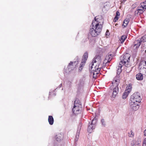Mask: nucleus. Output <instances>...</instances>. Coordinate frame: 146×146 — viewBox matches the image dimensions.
<instances>
[{"label":"nucleus","instance_id":"nucleus-32","mask_svg":"<svg viewBox=\"0 0 146 146\" xmlns=\"http://www.w3.org/2000/svg\"><path fill=\"white\" fill-rule=\"evenodd\" d=\"M114 80L115 81V82H114V84H115L116 82H119V79H117V77H115L114 78Z\"/></svg>","mask_w":146,"mask_h":146},{"label":"nucleus","instance_id":"nucleus-17","mask_svg":"<svg viewBox=\"0 0 146 146\" xmlns=\"http://www.w3.org/2000/svg\"><path fill=\"white\" fill-rule=\"evenodd\" d=\"M129 93V91H127V90H125L122 95V98L123 99H126L127 97L128 96Z\"/></svg>","mask_w":146,"mask_h":146},{"label":"nucleus","instance_id":"nucleus-52","mask_svg":"<svg viewBox=\"0 0 146 146\" xmlns=\"http://www.w3.org/2000/svg\"><path fill=\"white\" fill-rule=\"evenodd\" d=\"M145 141H146V139H145Z\"/></svg>","mask_w":146,"mask_h":146},{"label":"nucleus","instance_id":"nucleus-18","mask_svg":"<svg viewBox=\"0 0 146 146\" xmlns=\"http://www.w3.org/2000/svg\"><path fill=\"white\" fill-rule=\"evenodd\" d=\"M122 64H121V63H119V65L118 66V68L117 69V74L118 75H119L121 73V68L122 66Z\"/></svg>","mask_w":146,"mask_h":146},{"label":"nucleus","instance_id":"nucleus-1","mask_svg":"<svg viewBox=\"0 0 146 146\" xmlns=\"http://www.w3.org/2000/svg\"><path fill=\"white\" fill-rule=\"evenodd\" d=\"M146 42V35H144L138 40H135L131 47H133L134 50H136L139 48L141 42Z\"/></svg>","mask_w":146,"mask_h":146},{"label":"nucleus","instance_id":"nucleus-33","mask_svg":"<svg viewBox=\"0 0 146 146\" xmlns=\"http://www.w3.org/2000/svg\"><path fill=\"white\" fill-rule=\"evenodd\" d=\"M120 15V13L119 11H116V15L115 16V17H119V15Z\"/></svg>","mask_w":146,"mask_h":146},{"label":"nucleus","instance_id":"nucleus-31","mask_svg":"<svg viewBox=\"0 0 146 146\" xmlns=\"http://www.w3.org/2000/svg\"><path fill=\"white\" fill-rule=\"evenodd\" d=\"M83 64H80V66L79 68V70L80 71V72L83 69Z\"/></svg>","mask_w":146,"mask_h":146},{"label":"nucleus","instance_id":"nucleus-19","mask_svg":"<svg viewBox=\"0 0 146 146\" xmlns=\"http://www.w3.org/2000/svg\"><path fill=\"white\" fill-rule=\"evenodd\" d=\"M109 9V7L107 5H104L102 9V11L104 13H106Z\"/></svg>","mask_w":146,"mask_h":146},{"label":"nucleus","instance_id":"nucleus-39","mask_svg":"<svg viewBox=\"0 0 146 146\" xmlns=\"http://www.w3.org/2000/svg\"><path fill=\"white\" fill-rule=\"evenodd\" d=\"M80 130L79 129H77V131L76 132V135H78L79 136V133H80Z\"/></svg>","mask_w":146,"mask_h":146},{"label":"nucleus","instance_id":"nucleus-16","mask_svg":"<svg viewBox=\"0 0 146 146\" xmlns=\"http://www.w3.org/2000/svg\"><path fill=\"white\" fill-rule=\"evenodd\" d=\"M136 78L138 80H142L143 78V74L141 73H138L136 75Z\"/></svg>","mask_w":146,"mask_h":146},{"label":"nucleus","instance_id":"nucleus-35","mask_svg":"<svg viewBox=\"0 0 146 146\" xmlns=\"http://www.w3.org/2000/svg\"><path fill=\"white\" fill-rule=\"evenodd\" d=\"M82 124L81 123H80L78 125V129H79L80 130L81 129V127H82Z\"/></svg>","mask_w":146,"mask_h":146},{"label":"nucleus","instance_id":"nucleus-14","mask_svg":"<svg viewBox=\"0 0 146 146\" xmlns=\"http://www.w3.org/2000/svg\"><path fill=\"white\" fill-rule=\"evenodd\" d=\"M130 21L129 19L128 18H126L123 21V23L122 26H123V28L125 27L128 25L129 22Z\"/></svg>","mask_w":146,"mask_h":146},{"label":"nucleus","instance_id":"nucleus-28","mask_svg":"<svg viewBox=\"0 0 146 146\" xmlns=\"http://www.w3.org/2000/svg\"><path fill=\"white\" fill-rule=\"evenodd\" d=\"M141 6L143 9L146 8V0L142 3Z\"/></svg>","mask_w":146,"mask_h":146},{"label":"nucleus","instance_id":"nucleus-42","mask_svg":"<svg viewBox=\"0 0 146 146\" xmlns=\"http://www.w3.org/2000/svg\"><path fill=\"white\" fill-rule=\"evenodd\" d=\"M110 34L109 33V31L108 30H107L106 31V35H108L109 36V35Z\"/></svg>","mask_w":146,"mask_h":146},{"label":"nucleus","instance_id":"nucleus-21","mask_svg":"<svg viewBox=\"0 0 146 146\" xmlns=\"http://www.w3.org/2000/svg\"><path fill=\"white\" fill-rule=\"evenodd\" d=\"M82 105L81 103L78 98H76L74 102V105Z\"/></svg>","mask_w":146,"mask_h":146},{"label":"nucleus","instance_id":"nucleus-36","mask_svg":"<svg viewBox=\"0 0 146 146\" xmlns=\"http://www.w3.org/2000/svg\"><path fill=\"white\" fill-rule=\"evenodd\" d=\"M79 136H78V135H76V137H75V140H74L75 142L77 141H78V138H79Z\"/></svg>","mask_w":146,"mask_h":146},{"label":"nucleus","instance_id":"nucleus-8","mask_svg":"<svg viewBox=\"0 0 146 146\" xmlns=\"http://www.w3.org/2000/svg\"><path fill=\"white\" fill-rule=\"evenodd\" d=\"M74 68H75L73 64V62H71L69 64L66 69H65V68H64V70H65V72L67 73L70 72L71 70H73Z\"/></svg>","mask_w":146,"mask_h":146},{"label":"nucleus","instance_id":"nucleus-11","mask_svg":"<svg viewBox=\"0 0 146 146\" xmlns=\"http://www.w3.org/2000/svg\"><path fill=\"white\" fill-rule=\"evenodd\" d=\"M102 25L101 24H99L98 22V23L96 24L95 27H94V28L99 33L102 31Z\"/></svg>","mask_w":146,"mask_h":146},{"label":"nucleus","instance_id":"nucleus-51","mask_svg":"<svg viewBox=\"0 0 146 146\" xmlns=\"http://www.w3.org/2000/svg\"><path fill=\"white\" fill-rule=\"evenodd\" d=\"M117 25V24H116L115 25V26H116Z\"/></svg>","mask_w":146,"mask_h":146},{"label":"nucleus","instance_id":"nucleus-29","mask_svg":"<svg viewBox=\"0 0 146 146\" xmlns=\"http://www.w3.org/2000/svg\"><path fill=\"white\" fill-rule=\"evenodd\" d=\"M94 64L93 63H91V64H90L89 65V70L90 72H91V71H92V70L93 68V66L94 65Z\"/></svg>","mask_w":146,"mask_h":146},{"label":"nucleus","instance_id":"nucleus-41","mask_svg":"<svg viewBox=\"0 0 146 146\" xmlns=\"http://www.w3.org/2000/svg\"><path fill=\"white\" fill-rule=\"evenodd\" d=\"M121 3H124L126 0H120Z\"/></svg>","mask_w":146,"mask_h":146},{"label":"nucleus","instance_id":"nucleus-25","mask_svg":"<svg viewBox=\"0 0 146 146\" xmlns=\"http://www.w3.org/2000/svg\"><path fill=\"white\" fill-rule=\"evenodd\" d=\"M101 123L103 127H105L106 125V122L105 120L103 118H102L101 120Z\"/></svg>","mask_w":146,"mask_h":146},{"label":"nucleus","instance_id":"nucleus-4","mask_svg":"<svg viewBox=\"0 0 146 146\" xmlns=\"http://www.w3.org/2000/svg\"><path fill=\"white\" fill-rule=\"evenodd\" d=\"M130 100V101L136 102L140 103L141 100L140 94L138 92L134 93L131 96Z\"/></svg>","mask_w":146,"mask_h":146},{"label":"nucleus","instance_id":"nucleus-9","mask_svg":"<svg viewBox=\"0 0 146 146\" xmlns=\"http://www.w3.org/2000/svg\"><path fill=\"white\" fill-rule=\"evenodd\" d=\"M97 65L94 67L95 70L93 69L92 70V71H91V72H90L91 73H93V78H96L97 76L96 74H98V73H97V72L98 71H100V69L99 68H97Z\"/></svg>","mask_w":146,"mask_h":146},{"label":"nucleus","instance_id":"nucleus-53","mask_svg":"<svg viewBox=\"0 0 146 146\" xmlns=\"http://www.w3.org/2000/svg\"><path fill=\"white\" fill-rule=\"evenodd\" d=\"M145 69H146V68H145Z\"/></svg>","mask_w":146,"mask_h":146},{"label":"nucleus","instance_id":"nucleus-23","mask_svg":"<svg viewBox=\"0 0 146 146\" xmlns=\"http://www.w3.org/2000/svg\"><path fill=\"white\" fill-rule=\"evenodd\" d=\"M132 88V84H129L127 86L126 89L125 90H127V91H129V93H130V91L131 90Z\"/></svg>","mask_w":146,"mask_h":146},{"label":"nucleus","instance_id":"nucleus-30","mask_svg":"<svg viewBox=\"0 0 146 146\" xmlns=\"http://www.w3.org/2000/svg\"><path fill=\"white\" fill-rule=\"evenodd\" d=\"M78 63V60L73 62V64L75 68Z\"/></svg>","mask_w":146,"mask_h":146},{"label":"nucleus","instance_id":"nucleus-43","mask_svg":"<svg viewBox=\"0 0 146 146\" xmlns=\"http://www.w3.org/2000/svg\"><path fill=\"white\" fill-rule=\"evenodd\" d=\"M143 146H146V142L144 141L143 143Z\"/></svg>","mask_w":146,"mask_h":146},{"label":"nucleus","instance_id":"nucleus-12","mask_svg":"<svg viewBox=\"0 0 146 146\" xmlns=\"http://www.w3.org/2000/svg\"><path fill=\"white\" fill-rule=\"evenodd\" d=\"M90 33L93 37L96 36L99 34L94 28H92L90 29Z\"/></svg>","mask_w":146,"mask_h":146},{"label":"nucleus","instance_id":"nucleus-26","mask_svg":"<svg viewBox=\"0 0 146 146\" xmlns=\"http://www.w3.org/2000/svg\"><path fill=\"white\" fill-rule=\"evenodd\" d=\"M58 135H56L55 137V138L56 140V141L59 142L62 139V137H60L59 138L58 137Z\"/></svg>","mask_w":146,"mask_h":146},{"label":"nucleus","instance_id":"nucleus-40","mask_svg":"<svg viewBox=\"0 0 146 146\" xmlns=\"http://www.w3.org/2000/svg\"><path fill=\"white\" fill-rule=\"evenodd\" d=\"M119 83V81L117 82H116L115 84H114V85H115V86H118V85Z\"/></svg>","mask_w":146,"mask_h":146},{"label":"nucleus","instance_id":"nucleus-3","mask_svg":"<svg viewBox=\"0 0 146 146\" xmlns=\"http://www.w3.org/2000/svg\"><path fill=\"white\" fill-rule=\"evenodd\" d=\"M97 121V118L96 117H95L92 120L91 123H89L87 129V131L88 133H91L93 130L94 129Z\"/></svg>","mask_w":146,"mask_h":146},{"label":"nucleus","instance_id":"nucleus-27","mask_svg":"<svg viewBox=\"0 0 146 146\" xmlns=\"http://www.w3.org/2000/svg\"><path fill=\"white\" fill-rule=\"evenodd\" d=\"M113 92L118 94L119 92V88L118 86H115L113 89Z\"/></svg>","mask_w":146,"mask_h":146},{"label":"nucleus","instance_id":"nucleus-48","mask_svg":"<svg viewBox=\"0 0 146 146\" xmlns=\"http://www.w3.org/2000/svg\"><path fill=\"white\" fill-rule=\"evenodd\" d=\"M131 135H133V133L132 132V131H131Z\"/></svg>","mask_w":146,"mask_h":146},{"label":"nucleus","instance_id":"nucleus-37","mask_svg":"<svg viewBox=\"0 0 146 146\" xmlns=\"http://www.w3.org/2000/svg\"><path fill=\"white\" fill-rule=\"evenodd\" d=\"M137 10L138 11V12L140 13H142L143 12V10L141 9H138Z\"/></svg>","mask_w":146,"mask_h":146},{"label":"nucleus","instance_id":"nucleus-50","mask_svg":"<svg viewBox=\"0 0 146 146\" xmlns=\"http://www.w3.org/2000/svg\"><path fill=\"white\" fill-rule=\"evenodd\" d=\"M145 68V67H143V68H142V69H143V68Z\"/></svg>","mask_w":146,"mask_h":146},{"label":"nucleus","instance_id":"nucleus-24","mask_svg":"<svg viewBox=\"0 0 146 146\" xmlns=\"http://www.w3.org/2000/svg\"><path fill=\"white\" fill-rule=\"evenodd\" d=\"M127 38V36L125 35H122L120 41L121 42V43H123L124 42V41L125 40L126 38Z\"/></svg>","mask_w":146,"mask_h":146},{"label":"nucleus","instance_id":"nucleus-13","mask_svg":"<svg viewBox=\"0 0 146 146\" xmlns=\"http://www.w3.org/2000/svg\"><path fill=\"white\" fill-rule=\"evenodd\" d=\"M88 53L87 51L84 53L83 55V58L82 60V63H85L86 62L88 58Z\"/></svg>","mask_w":146,"mask_h":146},{"label":"nucleus","instance_id":"nucleus-7","mask_svg":"<svg viewBox=\"0 0 146 146\" xmlns=\"http://www.w3.org/2000/svg\"><path fill=\"white\" fill-rule=\"evenodd\" d=\"M130 107L134 110H136L139 108V103L134 101H130Z\"/></svg>","mask_w":146,"mask_h":146},{"label":"nucleus","instance_id":"nucleus-47","mask_svg":"<svg viewBox=\"0 0 146 146\" xmlns=\"http://www.w3.org/2000/svg\"><path fill=\"white\" fill-rule=\"evenodd\" d=\"M62 86V84H61L59 85V88H60Z\"/></svg>","mask_w":146,"mask_h":146},{"label":"nucleus","instance_id":"nucleus-46","mask_svg":"<svg viewBox=\"0 0 146 146\" xmlns=\"http://www.w3.org/2000/svg\"><path fill=\"white\" fill-rule=\"evenodd\" d=\"M96 17H95L94 18V21L95 22H98V21H97V19L96 18Z\"/></svg>","mask_w":146,"mask_h":146},{"label":"nucleus","instance_id":"nucleus-44","mask_svg":"<svg viewBox=\"0 0 146 146\" xmlns=\"http://www.w3.org/2000/svg\"><path fill=\"white\" fill-rule=\"evenodd\" d=\"M142 64H141V63H140L139 64V68L140 69V70H141V68H142L140 67V66H141V65Z\"/></svg>","mask_w":146,"mask_h":146},{"label":"nucleus","instance_id":"nucleus-34","mask_svg":"<svg viewBox=\"0 0 146 146\" xmlns=\"http://www.w3.org/2000/svg\"><path fill=\"white\" fill-rule=\"evenodd\" d=\"M97 23H95V21H93L92 22V24H91V27L92 25V26L93 28H94V26H95L96 24Z\"/></svg>","mask_w":146,"mask_h":146},{"label":"nucleus","instance_id":"nucleus-2","mask_svg":"<svg viewBox=\"0 0 146 146\" xmlns=\"http://www.w3.org/2000/svg\"><path fill=\"white\" fill-rule=\"evenodd\" d=\"M130 57V56L129 54L126 53L124 54L121 59L120 63L123 65H125L126 67H128L129 65L128 64L129 62Z\"/></svg>","mask_w":146,"mask_h":146},{"label":"nucleus","instance_id":"nucleus-5","mask_svg":"<svg viewBox=\"0 0 146 146\" xmlns=\"http://www.w3.org/2000/svg\"><path fill=\"white\" fill-rule=\"evenodd\" d=\"M82 110V105H74L72 111L74 113L78 114L81 113Z\"/></svg>","mask_w":146,"mask_h":146},{"label":"nucleus","instance_id":"nucleus-10","mask_svg":"<svg viewBox=\"0 0 146 146\" xmlns=\"http://www.w3.org/2000/svg\"><path fill=\"white\" fill-rule=\"evenodd\" d=\"M97 62H98V67L101 62V57L99 56H96L93 59V61L91 63H93L94 64V63H96Z\"/></svg>","mask_w":146,"mask_h":146},{"label":"nucleus","instance_id":"nucleus-45","mask_svg":"<svg viewBox=\"0 0 146 146\" xmlns=\"http://www.w3.org/2000/svg\"><path fill=\"white\" fill-rule=\"evenodd\" d=\"M145 136H146V129H145L144 131Z\"/></svg>","mask_w":146,"mask_h":146},{"label":"nucleus","instance_id":"nucleus-15","mask_svg":"<svg viewBox=\"0 0 146 146\" xmlns=\"http://www.w3.org/2000/svg\"><path fill=\"white\" fill-rule=\"evenodd\" d=\"M48 121L50 125H52L54 123V120L53 117L51 115L48 116Z\"/></svg>","mask_w":146,"mask_h":146},{"label":"nucleus","instance_id":"nucleus-38","mask_svg":"<svg viewBox=\"0 0 146 146\" xmlns=\"http://www.w3.org/2000/svg\"><path fill=\"white\" fill-rule=\"evenodd\" d=\"M119 17H114L113 21L115 22H116L118 20Z\"/></svg>","mask_w":146,"mask_h":146},{"label":"nucleus","instance_id":"nucleus-20","mask_svg":"<svg viewBox=\"0 0 146 146\" xmlns=\"http://www.w3.org/2000/svg\"><path fill=\"white\" fill-rule=\"evenodd\" d=\"M113 56V55L112 54H110L108 56H107L106 57V59L108 60L107 62H110V61L111 60L112 58V57Z\"/></svg>","mask_w":146,"mask_h":146},{"label":"nucleus","instance_id":"nucleus-6","mask_svg":"<svg viewBox=\"0 0 146 146\" xmlns=\"http://www.w3.org/2000/svg\"><path fill=\"white\" fill-rule=\"evenodd\" d=\"M141 143V139L138 137L133 140L131 143V146H140Z\"/></svg>","mask_w":146,"mask_h":146},{"label":"nucleus","instance_id":"nucleus-49","mask_svg":"<svg viewBox=\"0 0 146 146\" xmlns=\"http://www.w3.org/2000/svg\"><path fill=\"white\" fill-rule=\"evenodd\" d=\"M144 62H145V65H146V61H145Z\"/></svg>","mask_w":146,"mask_h":146},{"label":"nucleus","instance_id":"nucleus-22","mask_svg":"<svg viewBox=\"0 0 146 146\" xmlns=\"http://www.w3.org/2000/svg\"><path fill=\"white\" fill-rule=\"evenodd\" d=\"M117 94L114 92H113L111 96V100H113L115 98Z\"/></svg>","mask_w":146,"mask_h":146}]
</instances>
